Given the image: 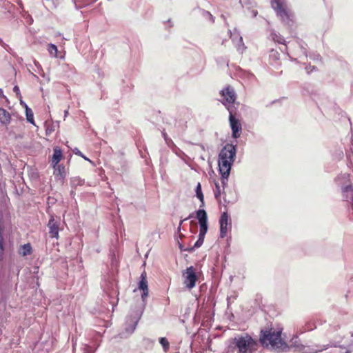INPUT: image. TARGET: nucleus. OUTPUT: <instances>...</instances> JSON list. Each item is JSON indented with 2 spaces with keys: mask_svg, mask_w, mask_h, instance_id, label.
Listing matches in <instances>:
<instances>
[{
  "mask_svg": "<svg viewBox=\"0 0 353 353\" xmlns=\"http://www.w3.org/2000/svg\"><path fill=\"white\" fill-rule=\"evenodd\" d=\"M2 232H3V230L2 228L0 227V241H3V237L2 236Z\"/></svg>",
  "mask_w": 353,
  "mask_h": 353,
  "instance_id": "obj_37",
  "label": "nucleus"
},
{
  "mask_svg": "<svg viewBox=\"0 0 353 353\" xmlns=\"http://www.w3.org/2000/svg\"><path fill=\"white\" fill-rule=\"evenodd\" d=\"M159 343L162 345L164 352H167L169 350L170 343L165 338H164V337L160 338Z\"/></svg>",
  "mask_w": 353,
  "mask_h": 353,
  "instance_id": "obj_25",
  "label": "nucleus"
},
{
  "mask_svg": "<svg viewBox=\"0 0 353 353\" xmlns=\"http://www.w3.org/2000/svg\"><path fill=\"white\" fill-rule=\"evenodd\" d=\"M3 43V41L0 39V44Z\"/></svg>",
  "mask_w": 353,
  "mask_h": 353,
  "instance_id": "obj_46",
  "label": "nucleus"
},
{
  "mask_svg": "<svg viewBox=\"0 0 353 353\" xmlns=\"http://www.w3.org/2000/svg\"><path fill=\"white\" fill-rule=\"evenodd\" d=\"M195 192H196V197L200 200V201L202 203L201 206H203L204 205V196H203V194L201 190V185L200 183H197L196 189H195Z\"/></svg>",
  "mask_w": 353,
  "mask_h": 353,
  "instance_id": "obj_22",
  "label": "nucleus"
},
{
  "mask_svg": "<svg viewBox=\"0 0 353 353\" xmlns=\"http://www.w3.org/2000/svg\"><path fill=\"white\" fill-rule=\"evenodd\" d=\"M220 223V237L224 238L228 232V226L230 225L229 215L227 212H223L219 219Z\"/></svg>",
  "mask_w": 353,
  "mask_h": 353,
  "instance_id": "obj_10",
  "label": "nucleus"
},
{
  "mask_svg": "<svg viewBox=\"0 0 353 353\" xmlns=\"http://www.w3.org/2000/svg\"><path fill=\"white\" fill-rule=\"evenodd\" d=\"M139 288L142 291L148 290L145 272H143L141 275V281L139 282Z\"/></svg>",
  "mask_w": 353,
  "mask_h": 353,
  "instance_id": "obj_21",
  "label": "nucleus"
},
{
  "mask_svg": "<svg viewBox=\"0 0 353 353\" xmlns=\"http://www.w3.org/2000/svg\"><path fill=\"white\" fill-rule=\"evenodd\" d=\"M84 353H93L92 348L88 345H85L83 347Z\"/></svg>",
  "mask_w": 353,
  "mask_h": 353,
  "instance_id": "obj_30",
  "label": "nucleus"
},
{
  "mask_svg": "<svg viewBox=\"0 0 353 353\" xmlns=\"http://www.w3.org/2000/svg\"><path fill=\"white\" fill-rule=\"evenodd\" d=\"M221 175V183L223 185V187L225 188V186L227 185L228 177L230 174H227L226 172L225 173L224 171H219Z\"/></svg>",
  "mask_w": 353,
  "mask_h": 353,
  "instance_id": "obj_26",
  "label": "nucleus"
},
{
  "mask_svg": "<svg viewBox=\"0 0 353 353\" xmlns=\"http://www.w3.org/2000/svg\"><path fill=\"white\" fill-rule=\"evenodd\" d=\"M300 49H301V50L302 53H303L305 56H306V50H305V49L303 48L302 47H300Z\"/></svg>",
  "mask_w": 353,
  "mask_h": 353,
  "instance_id": "obj_39",
  "label": "nucleus"
},
{
  "mask_svg": "<svg viewBox=\"0 0 353 353\" xmlns=\"http://www.w3.org/2000/svg\"><path fill=\"white\" fill-rule=\"evenodd\" d=\"M141 315V314H137V316L132 319V325L125 327V330L128 334H131L134 332L139 322V320L140 319Z\"/></svg>",
  "mask_w": 353,
  "mask_h": 353,
  "instance_id": "obj_15",
  "label": "nucleus"
},
{
  "mask_svg": "<svg viewBox=\"0 0 353 353\" xmlns=\"http://www.w3.org/2000/svg\"><path fill=\"white\" fill-rule=\"evenodd\" d=\"M256 343L248 334H239L228 341L226 353H253Z\"/></svg>",
  "mask_w": 353,
  "mask_h": 353,
  "instance_id": "obj_1",
  "label": "nucleus"
},
{
  "mask_svg": "<svg viewBox=\"0 0 353 353\" xmlns=\"http://www.w3.org/2000/svg\"><path fill=\"white\" fill-rule=\"evenodd\" d=\"M222 103L226 105L227 103L232 104L236 100V94L234 89L228 86L221 90Z\"/></svg>",
  "mask_w": 353,
  "mask_h": 353,
  "instance_id": "obj_7",
  "label": "nucleus"
},
{
  "mask_svg": "<svg viewBox=\"0 0 353 353\" xmlns=\"http://www.w3.org/2000/svg\"><path fill=\"white\" fill-rule=\"evenodd\" d=\"M32 246L30 243H26L21 245L19 248V254L26 256L32 254Z\"/></svg>",
  "mask_w": 353,
  "mask_h": 353,
  "instance_id": "obj_19",
  "label": "nucleus"
},
{
  "mask_svg": "<svg viewBox=\"0 0 353 353\" xmlns=\"http://www.w3.org/2000/svg\"><path fill=\"white\" fill-rule=\"evenodd\" d=\"M230 37L234 43H235L237 51L240 53H243L245 49V46L243 42V38L240 36L239 32L234 31L233 33L230 32Z\"/></svg>",
  "mask_w": 353,
  "mask_h": 353,
  "instance_id": "obj_11",
  "label": "nucleus"
},
{
  "mask_svg": "<svg viewBox=\"0 0 353 353\" xmlns=\"http://www.w3.org/2000/svg\"><path fill=\"white\" fill-rule=\"evenodd\" d=\"M305 70L307 71V73H310L312 71H313L314 70H315V67L314 66H309V67H306L305 68Z\"/></svg>",
  "mask_w": 353,
  "mask_h": 353,
  "instance_id": "obj_34",
  "label": "nucleus"
},
{
  "mask_svg": "<svg viewBox=\"0 0 353 353\" xmlns=\"http://www.w3.org/2000/svg\"><path fill=\"white\" fill-rule=\"evenodd\" d=\"M48 51L50 55L52 57H57L58 49L57 47L52 43L48 45Z\"/></svg>",
  "mask_w": 353,
  "mask_h": 353,
  "instance_id": "obj_24",
  "label": "nucleus"
},
{
  "mask_svg": "<svg viewBox=\"0 0 353 353\" xmlns=\"http://www.w3.org/2000/svg\"><path fill=\"white\" fill-rule=\"evenodd\" d=\"M281 330L271 328L269 330H262L260 341L263 345L270 347L275 350H280L287 347L286 343L281 338Z\"/></svg>",
  "mask_w": 353,
  "mask_h": 353,
  "instance_id": "obj_2",
  "label": "nucleus"
},
{
  "mask_svg": "<svg viewBox=\"0 0 353 353\" xmlns=\"http://www.w3.org/2000/svg\"><path fill=\"white\" fill-rule=\"evenodd\" d=\"M271 6L284 26L292 27L294 15L286 0H271Z\"/></svg>",
  "mask_w": 353,
  "mask_h": 353,
  "instance_id": "obj_4",
  "label": "nucleus"
},
{
  "mask_svg": "<svg viewBox=\"0 0 353 353\" xmlns=\"http://www.w3.org/2000/svg\"><path fill=\"white\" fill-rule=\"evenodd\" d=\"M68 110H65V112H64V116H65V117H67V115H68Z\"/></svg>",
  "mask_w": 353,
  "mask_h": 353,
  "instance_id": "obj_42",
  "label": "nucleus"
},
{
  "mask_svg": "<svg viewBox=\"0 0 353 353\" xmlns=\"http://www.w3.org/2000/svg\"><path fill=\"white\" fill-rule=\"evenodd\" d=\"M186 219H183V220H181V221H180V223H179V225L178 229H177V230H178V232H180V230H181V225H182L183 222L184 221H185Z\"/></svg>",
  "mask_w": 353,
  "mask_h": 353,
  "instance_id": "obj_36",
  "label": "nucleus"
},
{
  "mask_svg": "<svg viewBox=\"0 0 353 353\" xmlns=\"http://www.w3.org/2000/svg\"><path fill=\"white\" fill-rule=\"evenodd\" d=\"M74 153L77 155H79L80 157H81L82 158H83L86 161H90V160L87 158L85 156H84L82 152L78 149V148H75L74 150H73Z\"/></svg>",
  "mask_w": 353,
  "mask_h": 353,
  "instance_id": "obj_29",
  "label": "nucleus"
},
{
  "mask_svg": "<svg viewBox=\"0 0 353 353\" xmlns=\"http://www.w3.org/2000/svg\"><path fill=\"white\" fill-rule=\"evenodd\" d=\"M21 104L23 105V106L26 109V115L27 121L30 123L34 125V114L32 110L27 105L26 103H25L22 101H21Z\"/></svg>",
  "mask_w": 353,
  "mask_h": 353,
  "instance_id": "obj_18",
  "label": "nucleus"
},
{
  "mask_svg": "<svg viewBox=\"0 0 353 353\" xmlns=\"http://www.w3.org/2000/svg\"><path fill=\"white\" fill-rule=\"evenodd\" d=\"M54 168V174L56 176H59L60 178H64L65 176V167L62 165L57 164L56 167H52Z\"/></svg>",
  "mask_w": 353,
  "mask_h": 353,
  "instance_id": "obj_20",
  "label": "nucleus"
},
{
  "mask_svg": "<svg viewBox=\"0 0 353 353\" xmlns=\"http://www.w3.org/2000/svg\"><path fill=\"white\" fill-rule=\"evenodd\" d=\"M74 345H75V343H73V345H72L73 349L74 348Z\"/></svg>",
  "mask_w": 353,
  "mask_h": 353,
  "instance_id": "obj_45",
  "label": "nucleus"
},
{
  "mask_svg": "<svg viewBox=\"0 0 353 353\" xmlns=\"http://www.w3.org/2000/svg\"><path fill=\"white\" fill-rule=\"evenodd\" d=\"M270 57L273 60H278L279 58V53L276 50H272L270 53Z\"/></svg>",
  "mask_w": 353,
  "mask_h": 353,
  "instance_id": "obj_27",
  "label": "nucleus"
},
{
  "mask_svg": "<svg viewBox=\"0 0 353 353\" xmlns=\"http://www.w3.org/2000/svg\"><path fill=\"white\" fill-rule=\"evenodd\" d=\"M336 183L341 188L343 197L353 208V187L350 184L349 174L346 173L340 174L336 179Z\"/></svg>",
  "mask_w": 353,
  "mask_h": 353,
  "instance_id": "obj_5",
  "label": "nucleus"
},
{
  "mask_svg": "<svg viewBox=\"0 0 353 353\" xmlns=\"http://www.w3.org/2000/svg\"><path fill=\"white\" fill-rule=\"evenodd\" d=\"M230 124L232 131V137L234 139H237L241 135V132L242 130L241 124L239 123V120L236 119L232 114L230 112Z\"/></svg>",
  "mask_w": 353,
  "mask_h": 353,
  "instance_id": "obj_9",
  "label": "nucleus"
},
{
  "mask_svg": "<svg viewBox=\"0 0 353 353\" xmlns=\"http://www.w3.org/2000/svg\"><path fill=\"white\" fill-rule=\"evenodd\" d=\"M270 35L274 41H276L279 43L285 44L284 38L282 36H281L279 34H277L275 31H272L271 32Z\"/></svg>",
  "mask_w": 353,
  "mask_h": 353,
  "instance_id": "obj_23",
  "label": "nucleus"
},
{
  "mask_svg": "<svg viewBox=\"0 0 353 353\" xmlns=\"http://www.w3.org/2000/svg\"><path fill=\"white\" fill-rule=\"evenodd\" d=\"M10 114L5 109L0 108V122L3 125H8L10 122Z\"/></svg>",
  "mask_w": 353,
  "mask_h": 353,
  "instance_id": "obj_14",
  "label": "nucleus"
},
{
  "mask_svg": "<svg viewBox=\"0 0 353 353\" xmlns=\"http://www.w3.org/2000/svg\"><path fill=\"white\" fill-rule=\"evenodd\" d=\"M148 290L143 291V293L141 294V299L144 303V305H145V299L148 297Z\"/></svg>",
  "mask_w": 353,
  "mask_h": 353,
  "instance_id": "obj_31",
  "label": "nucleus"
},
{
  "mask_svg": "<svg viewBox=\"0 0 353 353\" xmlns=\"http://www.w3.org/2000/svg\"><path fill=\"white\" fill-rule=\"evenodd\" d=\"M215 185H216V190L214 191V196L216 199H219L221 194V192L219 184L215 183Z\"/></svg>",
  "mask_w": 353,
  "mask_h": 353,
  "instance_id": "obj_28",
  "label": "nucleus"
},
{
  "mask_svg": "<svg viewBox=\"0 0 353 353\" xmlns=\"http://www.w3.org/2000/svg\"><path fill=\"white\" fill-rule=\"evenodd\" d=\"M345 353H351V352H350V350H347L345 352Z\"/></svg>",
  "mask_w": 353,
  "mask_h": 353,
  "instance_id": "obj_44",
  "label": "nucleus"
},
{
  "mask_svg": "<svg viewBox=\"0 0 353 353\" xmlns=\"http://www.w3.org/2000/svg\"><path fill=\"white\" fill-rule=\"evenodd\" d=\"M236 154V146L232 144L228 143L221 149L218 160L219 171H224L227 174H230Z\"/></svg>",
  "mask_w": 353,
  "mask_h": 353,
  "instance_id": "obj_3",
  "label": "nucleus"
},
{
  "mask_svg": "<svg viewBox=\"0 0 353 353\" xmlns=\"http://www.w3.org/2000/svg\"><path fill=\"white\" fill-rule=\"evenodd\" d=\"M163 138L168 145H170V143H172V141L170 139H168V135L165 132H163Z\"/></svg>",
  "mask_w": 353,
  "mask_h": 353,
  "instance_id": "obj_32",
  "label": "nucleus"
},
{
  "mask_svg": "<svg viewBox=\"0 0 353 353\" xmlns=\"http://www.w3.org/2000/svg\"><path fill=\"white\" fill-rule=\"evenodd\" d=\"M61 0H42L43 5L48 10H53L58 7Z\"/></svg>",
  "mask_w": 353,
  "mask_h": 353,
  "instance_id": "obj_16",
  "label": "nucleus"
},
{
  "mask_svg": "<svg viewBox=\"0 0 353 353\" xmlns=\"http://www.w3.org/2000/svg\"><path fill=\"white\" fill-rule=\"evenodd\" d=\"M183 284L188 289L191 290L196 286L198 276L194 267L190 266L187 268L185 271L183 273Z\"/></svg>",
  "mask_w": 353,
  "mask_h": 353,
  "instance_id": "obj_6",
  "label": "nucleus"
},
{
  "mask_svg": "<svg viewBox=\"0 0 353 353\" xmlns=\"http://www.w3.org/2000/svg\"><path fill=\"white\" fill-rule=\"evenodd\" d=\"M196 218L198 219L199 223V230H208V216L206 212L204 210H199L196 212Z\"/></svg>",
  "mask_w": 353,
  "mask_h": 353,
  "instance_id": "obj_12",
  "label": "nucleus"
},
{
  "mask_svg": "<svg viewBox=\"0 0 353 353\" xmlns=\"http://www.w3.org/2000/svg\"><path fill=\"white\" fill-rule=\"evenodd\" d=\"M179 245L180 250H185V249H183V248L182 245H181L179 242Z\"/></svg>",
  "mask_w": 353,
  "mask_h": 353,
  "instance_id": "obj_41",
  "label": "nucleus"
},
{
  "mask_svg": "<svg viewBox=\"0 0 353 353\" xmlns=\"http://www.w3.org/2000/svg\"><path fill=\"white\" fill-rule=\"evenodd\" d=\"M53 155L51 159V165L52 167H56L57 164H59V161L63 158V153L59 147H54L53 149Z\"/></svg>",
  "mask_w": 353,
  "mask_h": 353,
  "instance_id": "obj_13",
  "label": "nucleus"
},
{
  "mask_svg": "<svg viewBox=\"0 0 353 353\" xmlns=\"http://www.w3.org/2000/svg\"><path fill=\"white\" fill-rule=\"evenodd\" d=\"M257 14V12L256 11H253V15L255 17Z\"/></svg>",
  "mask_w": 353,
  "mask_h": 353,
  "instance_id": "obj_43",
  "label": "nucleus"
},
{
  "mask_svg": "<svg viewBox=\"0 0 353 353\" xmlns=\"http://www.w3.org/2000/svg\"><path fill=\"white\" fill-rule=\"evenodd\" d=\"M60 220L55 219L52 215L48 223V228H49V234L52 238H59Z\"/></svg>",
  "mask_w": 353,
  "mask_h": 353,
  "instance_id": "obj_8",
  "label": "nucleus"
},
{
  "mask_svg": "<svg viewBox=\"0 0 353 353\" xmlns=\"http://www.w3.org/2000/svg\"><path fill=\"white\" fill-rule=\"evenodd\" d=\"M207 232L208 230H199V239L194 243V246L190 249V250H193L195 248H199L202 245Z\"/></svg>",
  "mask_w": 353,
  "mask_h": 353,
  "instance_id": "obj_17",
  "label": "nucleus"
},
{
  "mask_svg": "<svg viewBox=\"0 0 353 353\" xmlns=\"http://www.w3.org/2000/svg\"><path fill=\"white\" fill-rule=\"evenodd\" d=\"M163 138L168 145H170V143H172V141L170 139H168V135L165 132H163Z\"/></svg>",
  "mask_w": 353,
  "mask_h": 353,
  "instance_id": "obj_33",
  "label": "nucleus"
},
{
  "mask_svg": "<svg viewBox=\"0 0 353 353\" xmlns=\"http://www.w3.org/2000/svg\"><path fill=\"white\" fill-rule=\"evenodd\" d=\"M207 14L209 15V17H210V19L213 21V17H212V15L210 12H207Z\"/></svg>",
  "mask_w": 353,
  "mask_h": 353,
  "instance_id": "obj_40",
  "label": "nucleus"
},
{
  "mask_svg": "<svg viewBox=\"0 0 353 353\" xmlns=\"http://www.w3.org/2000/svg\"><path fill=\"white\" fill-rule=\"evenodd\" d=\"M0 250L3 252L4 250L3 241H0Z\"/></svg>",
  "mask_w": 353,
  "mask_h": 353,
  "instance_id": "obj_38",
  "label": "nucleus"
},
{
  "mask_svg": "<svg viewBox=\"0 0 353 353\" xmlns=\"http://www.w3.org/2000/svg\"><path fill=\"white\" fill-rule=\"evenodd\" d=\"M13 91L18 95V94H20V90H19V88L18 86H14V88H13Z\"/></svg>",
  "mask_w": 353,
  "mask_h": 353,
  "instance_id": "obj_35",
  "label": "nucleus"
}]
</instances>
